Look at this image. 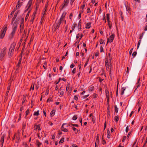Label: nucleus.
Instances as JSON below:
<instances>
[{"mask_svg": "<svg viewBox=\"0 0 147 147\" xmlns=\"http://www.w3.org/2000/svg\"><path fill=\"white\" fill-rule=\"evenodd\" d=\"M15 45L14 44H12L11 45V47L10 48L8 54V57H10L13 55V51L15 48Z\"/></svg>", "mask_w": 147, "mask_h": 147, "instance_id": "nucleus-1", "label": "nucleus"}, {"mask_svg": "<svg viewBox=\"0 0 147 147\" xmlns=\"http://www.w3.org/2000/svg\"><path fill=\"white\" fill-rule=\"evenodd\" d=\"M6 48H4L3 49L2 51L1 52L0 54V60H2L6 54Z\"/></svg>", "mask_w": 147, "mask_h": 147, "instance_id": "nucleus-2", "label": "nucleus"}, {"mask_svg": "<svg viewBox=\"0 0 147 147\" xmlns=\"http://www.w3.org/2000/svg\"><path fill=\"white\" fill-rule=\"evenodd\" d=\"M5 135L4 134H1V137L0 140V145L1 147H3L4 141V138Z\"/></svg>", "mask_w": 147, "mask_h": 147, "instance_id": "nucleus-3", "label": "nucleus"}, {"mask_svg": "<svg viewBox=\"0 0 147 147\" xmlns=\"http://www.w3.org/2000/svg\"><path fill=\"white\" fill-rule=\"evenodd\" d=\"M32 0H29L26 6V7H27V9L25 10V11L26 12L28 11V9H29L31 6L32 5Z\"/></svg>", "mask_w": 147, "mask_h": 147, "instance_id": "nucleus-4", "label": "nucleus"}, {"mask_svg": "<svg viewBox=\"0 0 147 147\" xmlns=\"http://www.w3.org/2000/svg\"><path fill=\"white\" fill-rule=\"evenodd\" d=\"M105 93H106V97L107 99L109 100V92L108 90V88L106 89L105 90Z\"/></svg>", "mask_w": 147, "mask_h": 147, "instance_id": "nucleus-5", "label": "nucleus"}, {"mask_svg": "<svg viewBox=\"0 0 147 147\" xmlns=\"http://www.w3.org/2000/svg\"><path fill=\"white\" fill-rule=\"evenodd\" d=\"M37 129L38 130H40L41 129L40 126L37 125H35L34 127V130H36Z\"/></svg>", "mask_w": 147, "mask_h": 147, "instance_id": "nucleus-6", "label": "nucleus"}, {"mask_svg": "<svg viewBox=\"0 0 147 147\" xmlns=\"http://www.w3.org/2000/svg\"><path fill=\"white\" fill-rule=\"evenodd\" d=\"M36 144L38 147H40L42 144L38 140H36Z\"/></svg>", "mask_w": 147, "mask_h": 147, "instance_id": "nucleus-7", "label": "nucleus"}, {"mask_svg": "<svg viewBox=\"0 0 147 147\" xmlns=\"http://www.w3.org/2000/svg\"><path fill=\"white\" fill-rule=\"evenodd\" d=\"M114 34H113L112 35L110 36V40H109L110 42H111L113 41V40L114 39Z\"/></svg>", "mask_w": 147, "mask_h": 147, "instance_id": "nucleus-8", "label": "nucleus"}, {"mask_svg": "<svg viewBox=\"0 0 147 147\" xmlns=\"http://www.w3.org/2000/svg\"><path fill=\"white\" fill-rule=\"evenodd\" d=\"M55 110H52L51 112L50 116L52 117L53 116L55 115Z\"/></svg>", "mask_w": 147, "mask_h": 147, "instance_id": "nucleus-9", "label": "nucleus"}, {"mask_svg": "<svg viewBox=\"0 0 147 147\" xmlns=\"http://www.w3.org/2000/svg\"><path fill=\"white\" fill-rule=\"evenodd\" d=\"M126 89L125 87H123L121 88V95L124 94V91Z\"/></svg>", "mask_w": 147, "mask_h": 147, "instance_id": "nucleus-10", "label": "nucleus"}, {"mask_svg": "<svg viewBox=\"0 0 147 147\" xmlns=\"http://www.w3.org/2000/svg\"><path fill=\"white\" fill-rule=\"evenodd\" d=\"M69 3V0H66L65 1L64 4L63 5L62 8H63L65 6H66Z\"/></svg>", "mask_w": 147, "mask_h": 147, "instance_id": "nucleus-11", "label": "nucleus"}, {"mask_svg": "<svg viewBox=\"0 0 147 147\" xmlns=\"http://www.w3.org/2000/svg\"><path fill=\"white\" fill-rule=\"evenodd\" d=\"M17 14H18V13H15L14 16V17H13V18H12V22H11V24H12V23H13V21L14 20L16 19V17H17Z\"/></svg>", "mask_w": 147, "mask_h": 147, "instance_id": "nucleus-12", "label": "nucleus"}, {"mask_svg": "<svg viewBox=\"0 0 147 147\" xmlns=\"http://www.w3.org/2000/svg\"><path fill=\"white\" fill-rule=\"evenodd\" d=\"M107 137L109 139L111 138V134L109 130H108L107 131Z\"/></svg>", "mask_w": 147, "mask_h": 147, "instance_id": "nucleus-13", "label": "nucleus"}, {"mask_svg": "<svg viewBox=\"0 0 147 147\" xmlns=\"http://www.w3.org/2000/svg\"><path fill=\"white\" fill-rule=\"evenodd\" d=\"M81 20H80L78 24V29H79V28H80V29H81Z\"/></svg>", "mask_w": 147, "mask_h": 147, "instance_id": "nucleus-14", "label": "nucleus"}, {"mask_svg": "<svg viewBox=\"0 0 147 147\" xmlns=\"http://www.w3.org/2000/svg\"><path fill=\"white\" fill-rule=\"evenodd\" d=\"M35 85V84L34 83L33 84H32V85L31 86L30 88V90L31 89L32 90H33L34 89V86Z\"/></svg>", "mask_w": 147, "mask_h": 147, "instance_id": "nucleus-15", "label": "nucleus"}, {"mask_svg": "<svg viewBox=\"0 0 147 147\" xmlns=\"http://www.w3.org/2000/svg\"><path fill=\"white\" fill-rule=\"evenodd\" d=\"M5 33L3 32H1V34L0 35V37L1 38H3L4 37Z\"/></svg>", "mask_w": 147, "mask_h": 147, "instance_id": "nucleus-16", "label": "nucleus"}, {"mask_svg": "<svg viewBox=\"0 0 147 147\" xmlns=\"http://www.w3.org/2000/svg\"><path fill=\"white\" fill-rule=\"evenodd\" d=\"M119 116L117 115L114 118V120L116 122H117L119 120Z\"/></svg>", "mask_w": 147, "mask_h": 147, "instance_id": "nucleus-17", "label": "nucleus"}, {"mask_svg": "<svg viewBox=\"0 0 147 147\" xmlns=\"http://www.w3.org/2000/svg\"><path fill=\"white\" fill-rule=\"evenodd\" d=\"M94 89V86H91L88 89L89 91L91 92Z\"/></svg>", "mask_w": 147, "mask_h": 147, "instance_id": "nucleus-18", "label": "nucleus"}, {"mask_svg": "<svg viewBox=\"0 0 147 147\" xmlns=\"http://www.w3.org/2000/svg\"><path fill=\"white\" fill-rule=\"evenodd\" d=\"M23 26H24V24L23 23H22L21 24L20 26V31L21 32L22 30L23 29Z\"/></svg>", "mask_w": 147, "mask_h": 147, "instance_id": "nucleus-19", "label": "nucleus"}, {"mask_svg": "<svg viewBox=\"0 0 147 147\" xmlns=\"http://www.w3.org/2000/svg\"><path fill=\"white\" fill-rule=\"evenodd\" d=\"M15 30H12V31L10 34V36H11V38H12L13 37V35H14L15 33Z\"/></svg>", "mask_w": 147, "mask_h": 147, "instance_id": "nucleus-20", "label": "nucleus"}, {"mask_svg": "<svg viewBox=\"0 0 147 147\" xmlns=\"http://www.w3.org/2000/svg\"><path fill=\"white\" fill-rule=\"evenodd\" d=\"M99 134L97 135V136L96 138V143L98 144L99 142Z\"/></svg>", "mask_w": 147, "mask_h": 147, "instance_id": "nucleus-21", "label": "nucleus"}, {"mask_svg": "<svg viewBox=\"0 0 147 147\" xmlns=\"http://www.w3.org/2000/svg\"><path fill=\"white\" fill-rule=\"evenodd\" d=\"M91 23H88L87 24L86 26V28H89L90 27Z\"/></svg>", "mask_w": 147, "mask_h": 147, "instance_id": "nucleus-22", "label": "nucleus"}, {"mask_svg": "<svg viewBox=\"0 0 147 147\" xmlns=\"http://www.w3.org/2000/svg\"><path fill=\"white\" fill-rule=\"evenodd\" d=\"M39 115V111L38 110L36 112H35L34 113V115L38 116Z\"/></svg>", "mask_w": 147, "mask_h": 147, "instance_id": "nucleus-23", "label": "nucleus"}, {"mask_svg": "<svg viewBox=\"0 0 147 147\" xmlns=\"http://www.w3.org/2000/svg\"><path fill=\"white\" fill-rule=\"evenodd\" d=\"M30 110L29 109H28L26 111V117L27 115L29 113Z\"/></svg>", "mask_w": 147, "mask_h": 147, "instance_id": "nucleus-24", "label": "nucleus"}, {"mask_svg": "<svg viewBox=\"0 0 147 147\" xmlns=\"http://www.w3.org/2000/svg\"><path fill=\"white\" fill-rule=\"evenodd\" d=\"M64 138H62L60 140V141H59V143L61 144V143H63L64 142Z\"/></svg>", "mask_w": 147, "mask_h": 147, "instance_id": "nucleus-25", "label": "nucleus"}, {"mask_svg": "<svg viewBox=\"0 0 147 147\" xmlns=\"http://www.w3.org/2000/svg\"><path fill=\"white\" fill-rule=\"evenodd\" d=\"M77 116L76 115H74L72 119L73 120H76L77 119Z\"/></svg>", "mask_w": 147, "mask_h": 147, "instance_id": "nucleus-26", "label": "nucleus"}, {"mask_svg": "<svg viewBox=\"0 0 147 147\" xmlns=\"http://www.w3.org/2000/svg\"><path fill=\"white\" fill-rule=\"evenodd\" d=\"M49 101H51V102H52L53 101V99L51 97H49L47 100V102H48Z\"/></svg>", "mask_w": 147, "mask_h": 147, "instance_id": "nucleus-27", "label": "nucleus"}, {"mask_svg": "<svg viewBox=\"0 0 147 147\" xmlns=\"http://www.w3.org/2000/svg\"><path fill=\"white\" fill-rule=\"evenodd\" d=\"M114 107H115V112L117 113L118 111V108L117 107L116 105H115Z\"/></svg>", "mask_w": 147, "mask_h": 147, "instance_id": "nucleus-28", "label": "nucleus"}, {"mask_svg": "<svg viewBox=\"0 0 147 147\" xmlns=\"http://www.w3.org/2000/svg\"><path fill=\"white\" fill-rule=\"evenodd\" d=\"M140 101H139L138 102V103L137 104V105H138V106H139V107L138 109V112H139V111H140V109H141V106H140Z\"/></svg>", "mask_w": 147, "mask_h": 147, "instance_id": "nucleus-29", "label": "nucleus"}, {"mask_svg": "<svg viewBox=\"0 0 147 147\" xmlns=\"http://www.w3.org/2000/svg\"><path fill=\"white\" fill-rule=\"evenodd\" d=\"M18 21L16 19V20L14 22L13 25L14 26H17V25L18 24Z\"/></svg>", "mask_w": 147, "mask_h": 147, "instance_id": "nucleus-30", "label": "nucleus"}, {"mask_svg": "<svg viewBox=\"0 0 147 147\" xmlns=\"http://www.w3.org/2000/svg\"><path fill=\"white\" fill-rule=\"evenodd\" d=\"M59 94L61 95V96H63L64 95V91L63 90L59 92Z\"/></svg>", "mask_w": 147, "mask_h": 147, "instance_id": "nucleus-31", "label": "nucleus"}, {"mask_svg": "<svg viewBox=\"0 0 147 147\" xmlns=\"http://www.w3.org/2000/svg\"><path fill=\"white\" fill-rule=\"evenodd\" d=\"M103 135L102 136V144H106V142L105 141V140H103Z\"/></svg>", "mask_w": 147, "mask_h": 147, "instance_id": "nucleus-32", "label": "nucleus"}, {"mask_svg": "<svg viewBox=\"0 0 147 147\" xmlns=\"http://www.w3.org/2000/svg\"><path fill=\"white\" fill-rule=\"evenodd\" d=\"M106 15H107V21L108 22H110V21L109 20V14L107 13V14Z\"/></svg>", "mask_w": 147, "mask_h": 147, "instance_id": "nucleus-33", "label": "nucleus"}, {"mask_svg": "<svg viewBox=\"0 0 147 147\" xmlns=\"http://www.w3.org/2000/svg\"><path fill=\"white\" fill-rule=\"evenodd\" d=\"M118 84L117 86V90H116V92L117 96H118Z\"/></svg>", "mask_w": 147, "mask_h": 147, "instance_id": "nucleus-34", "label": "nucleus"}, {"mask_svg": "<svg viewBox=\"0 0 147 147\" xmlns=\"http://www.w3.org/2000/svg\"><path fill=\"white\" fill-rule=\"evenodd\" d=\"M17 28V26H14V25H13V27H12V30H15L16 31V29Z\"/></svg>", "mask_w": 147, "mask_h": 147, "instance_id": "nucleus-35", "label": "nucleus"}, {"mask_svg": "<svg viewBox=\"0 0 147 147\" xmlns=\"http://www.w3.org/2000/svg\"><path fill=\"white\" fill-rule=\"evenodd\" d=\"M140 78H139L138 80V82L137 83V84H138V85L137 86V87L136 88H137L138 87H139L140 86V84L139 83V82H140Z\"/></svg>", "mask_w": 147, "mask_h": 147, "instance_id": "nucleus-36", "label": "nucleus"}, {"mask_svg": "<svg viewBox=\"0 0 147 147\" xmlns=\"http://www.w3.org/2000/svg\"><path fill=\"white\" fill-rule=\"evenodd\" d=\"M141 40L140 39V40H139V41H138V42L137 47V49H138L139 47L140 44L141 43Z\"/></svg>", "mask_w": 147, "mask_h": 147, "instance_id": "nucleus-37", "label": "nucleus"}, {"mask_svg": "<svg viewBox=\"0 0 147 147\" xmlns=\"http://www.w3.org/2000/svg\"><path fill=\"white\" fill-rule=\"evenodd\" d=\"M11 85V83H8V86L7 87V90H10Z\"/></svg>", "mask_w": 147, "mask_h": 147, "instance_id": "nucleus-38", "label": "nucleus"}, {"mask_svg": "<svg viewBox=\"0 0 147 147\" xmlns=\"http://www.w3.org/2000/svg\"><path fill=\"white\" fill-rule=\"evenodd\" d=\"M61 130L64 132H67L68 131V130L66 128H64L63 129H61Z\"/></svg>", "mask_w": 147, "mask_h": 147, "instance_id": "nucleus-39", "label": "nucleus"}, {"mask_svg": "<svg viewBox=\"0 0 147 147\" xmlns=\"http://www.w3.org/2000/svg\"><path fill=\"white\" fill-rule=\"evenodd\" d=\"M7 29V26H6L3 30L2 32L5 33V32Z\"/></svg>", "mask_w": 147, "mask_h": 147, "instance_id": "nucleus-40", "label": "nucleus"}, {"mask_svg": "<svg viewBox=\"0 0 147 147\" xmlns=\"http://www.w3.org/2000/svg\"><path fill=\"white\" fill-rule=\"evenodd\" d=\"M100 44H105V42L103 40L101 39L100 40Z\"/></svg>", "mask_w": 147, "mask_h": 147, "instance_id": "nucleus-41", "label": "nucleus"}, {"mask_svg": "<svg viewBox=\"0 0 147 147\" xmlns=\"http://www.w3.org/2000/svg\"><path fill=\"white\" fill-rule=\"evenodd\" d=\"M46 109H44L43 110V113L45 117H46Z\"/></svg>", "mask_w": 147, "mask_h": 147, "instance_id": "nucleus-42", "label": "nucleus"}, {"mask_svg": "<svg viewBox=\"0 0 147 147\" xmlns=\"http://www.w3.org/2000/svg\"><path fill=\"white\" fill-rule=\"evenodd\" d=\"M18 5H17V6H16V7H17L18 8L20 7V3L19 1L18 2Z\"/></svg>", "mask_w": 147, "mask_h": 147, "instance_id": "nucleus-43", "label": "nucleus"}, {"mask_svg": "<svg viewBox=\"0 0 147 147\" xmlns=\"http://www.w3.org/2000/svg\"><path fill=\"white\" fill-rule=\"evenodd\" d=\"M126 138V136H124L123 138V140H122V142H124Z\"/></svg>", "mask_w": 147, "mask_h": 147, "instance_id": "nucleus-44", "label": "nucleus"}, {"mask_svg": "<svg viewBox=\"0 0 147 147\" xmlns=\"http://www.w3.org/2000/svg\"><path fill=\"white\" fill-rule=\"evenodd\" d=\"M105 66L107 69V68H109V67H110V69H111L112 65H105Z\"/></svg>", "mask_w": 147, "mask_h": 147, "instance_id": "nucleus-45", "label": "nucleus"}, {"mask_svg": "<svg viewBox=\"0 0 147 147\" xmlns=\"http://www.w3.org/2000/svg\"><path fill=\"white\" fill-rule=\"evenodd\" d=\"M30 10L28 12V13L26 16V20L28 18V17L29 16V13H30Z\"/></svg>", "mask_w": 147, "mask_h": 147, "instance_id": "nucleus-46", "label": "nucleus"}, {"mask_svg": "<svg viewBox=\"0 0 147 147\" xmlns=\"http://www.w3.org/2000/svg\"><path fill=\"white\" fill-rule=\"evenodd\" d=\"M16 139L18 141H19L20 140V137L19 134L17 135L16 136Z\"/></svg>", "mask_w": 147, "mask_h": 147, "instance_id": "nucleus-47", "label": "nucleus"}, {"mask_svg": "<svg viewBox=\"0 0 147 147\" xmlns=\"http://www.w3.org/2000/svg\"><path fill=\"white\" fill-rule=\"evenodd\" d=\"M22 115V113H20V114H19V119H18V121H20L21 120V116Z\"/></svg>", "mask_w": 147, "mask_h": 147, "instance_id": "nucleus-48", "label": "nucleus"}, {"mask_svg": "<svg viewBox=\"0 0 147 147\" xmlns=\"http://www.w3.org/2000/svg\"><path fill=\"white\" fill-rule=\"evenodd\" d=\"M49 90L48 89L46 91V92H45V95H48L49 94Z\"/></svg>", "mask_w": 147, "mask_h": 147, "instance_id": "nucleus-49", "label": "nucleus"}, {"mask_svg": "<svg viewBox=\"0 0 147 147\" xmlns=\"http://www.w3.org/2000/svg\"><path fill=\"white\" fill-rule=\"evenodd\" d=\"M71 125L72 126H73L74 127H78L79 126V125H78V124H71Z\"/></svg>", "mask_w": 147, "mask_h": 147, "instance_id": "nucleus-50", "label": "nucleus"}, {"mask_svg": "<svg viewBox=\"0 0 147 147\" xmlns=\"http://www.w3.org/2000/svg\"><path fill=\"white\" fill-rule=\"evenodd\" d=\"M128 130H129V126H127L126 127V129H125L126 132L127 133L128 132Z\"/></svg>", "mask_w": 147, "mask_h": 147, "instance_id": "nucleus-51", "label": "nucleus"}, {"mask_svg": "<svg viewBox=\"0 0 147 147\" xmlns=\"http://www.w3.org/2000/svg\"><path fill=\"white\" fill-rule=\"evenodd\" d=\"M93 96H94V98H97L98 96V95L95 93H94L93 94Z\"/></svg>", "mask_w": 147, "mask_h": 147, "instance_id": "nucleus-52", "label": "nucleus"}, {"mask_svg": "<svg viewBox=\"0 0 147 147\" xmlns=\"http://www.w3.org/2000/svg\"><path fill=\"white\" fill-rule=\"evenodd\" d=\"M113 63V62L112 61H111V60L110 59H109V60L108 61V64H111Z\"/></svg>", "mask_w": 147, "mask_h": 147, "instance_id": "nucleus-53", "label": "nucleus"}, {"mask_svg": "<svg viewBox=\"0 0 147 147\" xmlns=\"http://www.w3.org/2000/svg\"><path fill=\"white\" fill-rule=\"evenodd\" d=\"M137 54V52H134L132 54V55L134 57L136 56Z\"/></svg>", "mask_w": 147, "mask_h": 147, "instance_id": "nucleus-54", "label": "nucleus"}, {"mask_svg": "<svg viewBox=\"0 0 147 147\" xmlns=\"http://www.w3.org/2000/svg\"><path fill=\"white\" fill-rule=\"evenodd\" d=\"M92 121L93 123H95V119H94V116H92Z\"/></svg>", "mask_w": 147, "mask_h": 147, "instance_id": "nucleus-55", "label": "nucleus"}, {"mask_svg": "<svg viewBox=\"0 0 147 147\" xmlns=\"http://www.w3.org/2000/svg\"><path fill=\"white\" fill-rule=\"evenodd\" d=\"M109 76L111 77V79L112 74L111 73V69H110V70L109 71Z\"/></svg>", "mask_w": 147, "mask_h": 147, "instance_id": "nucleus-56", "label": "nucleus"}, {"mask_svg": "<svg viewBox=\"0 0 147 147\" xmlns=\"http://www.w3.org/2000/svg\"><path fill=\"white\" fill-rule=\"evenodd\" d=\"M104 80V79L101 78L100 77L99 78V81L100 82H101L102 81H103Z\"/></svg>", "mask_w": 147, "mask_h": 147, "instance_id": "nucleus-57", "label": "nucleus"}, {"mask_svg": "<svg viewBox=\"0 0 147 147\" xmlns=\"http://www.w3.org/2000/svg\"><path fill=\"white\" fill-rule=\"evenodd\" d=\"M16 9L15 8H14L13 11L11 12V15H12L14 13V11H16Z\"/></svg>", "mask_w": 147, "mask_h": 147, "instance_id": "nucleus-58", "label": "nucleus"}, {"mask_svg": "<svg viewBox=\"0 0 147 147\" xmlns=\"http://www.w3.org/2000/svg\"><path fill=\"white\" fill-rule=\"evenodd\" d=\"M76 69L75 68H74L73 70H72V73L73 74H74L75 72H76Z\"/></svg>", "mask_w": 147, "mask_h": 147, "instance_id": "nucleus-59", "label": "nucleus"}, {"mask_svg": "<svg viewBox=\"0 0 147 147\" xmlns=\"http://www.w3.org/2000/svg\"><path fill=\"white\" fill-rule=\"evenodd\" d=\"M74 99L76 100H78V97L76 96H75L74 97Z\"/></svg>", "mask_w": 147, "mask_h": 147, "instance_id": "nucleus-60", "label": "nucleus"}, {"mask_svg": "<svg viewBox=\"0 0 147 147\" xmlns=\"http://www.w3.org/2000/svg\"><path fill=\"white\" fill-rule=\"evenodd\" d=\"M144 32H143L142 33V35L140 36V40H141L142 38V37H143V35H144Z\"/></svg>", "mask_w": 147, "mask_h": 147, "instance_id": "nucleus-61", "label": "nucleus"}, {"mask_svg": "<svg viewBox=\"0 0 147 147\" xmlns=\"http://www.w3.org/2000/svg\"><path fill=\"white\" fill-rule=\"evenodd\" d=\"M26 100V97L25 96L24 98L23 99V100L22 102V103H24Z\"/></svg>", "mask_w": 147, "mask_h": 147, "instance_id": "nucleus-62", "label": "nucleus"}, {"mask_svg": "<svg viewBox=\"0 0 147 147\" xmlns=\"http://www.w3.org/2000/svg\"><path fill=\"white\" fill-rule=\"evenodd\" d=\"M23 145H24V146L25 147H30L28 146L27 144L26 143H25L24 144H23Z\"/></svg>", "mask_w": 147, "mask_h": 147, "instance_id": "nucleus-63", "label": "nucleus"}, {"mask_svg": "<svg viewBox=\"0 0 147 147\" xmlns=\"http://www.w3.org/2000/svg\"><path fill=\"white\" fill-rule=\"evenodd\" d=\"M20 65H17L15 68L16 69V70H18L19 68V67H20Z\"/></svg>", "mask_w": 147, "mask_h": 147, "instance_id": "nucleus-64", "label": "nucleus"}]
</instances>
